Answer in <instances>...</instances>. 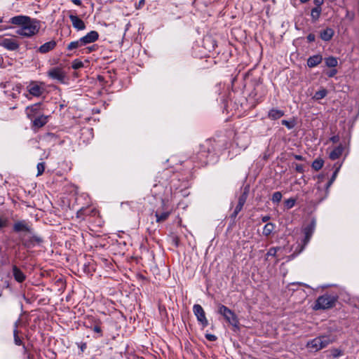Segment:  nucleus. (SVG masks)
Instances as JSON below:
<instances>
[{"label":"nucleus","mask_w":359,"mask_h":359,"mask_svg":"<svg viewBox=\"0 0 359 359\" xmlns=\"http://www.w3.org/2000/svg\"><path fill=\"white\" fill-rule=\"evenodd\" d=\"M41 22L36 18H32L23 27L17 30L16 33L22 36L30 38L37 34L41 28Z\"/></svg>","instance_id":"3"},{"label":"nucleus","mask_w":359,"mask_h":359,"mask_svg":"<svg viewBox=\"0 0 359 359\" xmlns=\"http://www.w3.org/2000/svg\"><path fill=\"white\" fill-rule=\"evenodd\" d=\"M291 290H293V291H295L296 290V287H294V288H292Z\"/></svg>","instance_id":"64"},{"label":"nucleus","mask_w":359,"mask_h":359,"mask_svg":"<svg viewBox=\"0 0 359 359\" xmlns=\"http://www.w3.org/2000/svg\"><path fill=\"white\" fill-rule=\"evenodd\" d=\"M337 73V70L336 69H332L327 72H325V74L329 77V78H332L334 77Z\"/></svg>","instance_id":"43"},{"label":"nucleus","mask_w":359,"mask_h":359,"mask_svg":"<svg viewBox=\"0 0 359 359\" xmlns=\"http://www.w3.org/2000/svg\"><path fill=\"white\" fill-rule=\"evenodd\" d=\"M327 95V89L322 88L319 90L316 91L313 97V99L316 100H320L325 97H326Z\"/></svg>","instance_id":"29"},{"label":"nucleus","mask_w":359,"mask_h":359,"mask_svg":"<svg viewBox=\"0 0 359 359\" xmlns=\"http://www.w3.org/2000/svg\"><path fill=\"white\" fill-rule=\"evenodd\" d=\"M316 226V220L313 218L311 222L307 224L303 228V232L304 233V238L303 240L304 245H307V243L310 241V239L315 231Z\"/></svg>","instance_id":"11"},{"label":"nucleus","mask_w":359,"mask_h":359,"mask_svg":"<svg viewBox=\"0 0 359 359\" xmlns=\"http://www.w3.org/2000/svg\"><path fill=\"white\" fill-rule=\"evenodd\" d=\"M338 297L330 294H324L318 297L313 306L314 310H325L334 307L337 302Z\"/></svg>","instance_id":"4"},{"label":"nucleus","mask_w":359,"mask_h":359,"mask_svg":"<svg viewBox=\"0 0 359 359\" xmlns=\"http://www.w3.org/2000/svg\"><path fill=\"white\" fill-rule=\"evenodd\" d=\"M98 79H99L100 81L103 80V77H102V76H98Z\"/></svg>","instance_id":"63"},{"label":"nucleus","mask_w":359,"mask_h":359,"mask_svg":"<svg viewBox=\"0 0 359 359\" xmlns=\"http://www.w3.org/2000/svg\"><path fill=\"white\" fill-rule=\"evenodd\" d=\"M92 320L95 323V326L93 327V330L95 332H97V333H99L100 334V336L102 335V329L100 326L101 322L99 319H97V318H92Z\"/></svg>","instance_id":"32"},{"label":"nucleus","mask_w":359,"mask_h":359,"mask_svg":"<svg viewBox=\"0 0 359 359\" xmlns=\"http://www.w3.org/2000/svg\"><path fill=\"white\" fill-rule=\"evenodd\" d=\"M323 59V56L320 54L310 56L307 59V66L310 68L315 67L322 62Z\"/></svg>","instance_id":"20"},{"label":"nucleus","mask_w":359,"mask_h":359,"mask_svg":"<svg viewBox=\"0 0 359 359\" xmlns=\"http://www.w3.org/2000/svg\"><path fill=\"white\" fill-rule=\"evenodd\" d=\"M97 49V46L95 45V44H93L90 46H88L87 48H85L86 50V53H90L91 52H93L95 50H96Z\"/></svg>","instance_id":"44"},{"label":"nucleus","mask_w":359,"mask_h":359,"mask_svg":"<svg viewBox=\"0 0 359 359\" xmlns=\"http://www.w3.org/2000/svg\"><path fill=\"white\" fill-rule=\"evenodd\" d=\"M193 311L197 318V320L203 327H207L208 325V320L206 318L205 313L203 307L200 304H194L193 306Z\"/></svg>","instance_id":"10"},{"label":"nucleus","mask_w":359,"mask_h":359,"mask_svg":"<svg viewBox=\"0 0 359 359\" xmlns=\"http://www.w3.org/2000/svg\"><path fill=\"white\" fill-rule=\"evenodd\" d=\"M247 198H248V192L247 191H243V193L239 196L238 198V203L241 204V205H243L246 202V200H247Z\"/></svg>","instance_id":"40"},{"label":"nucleus","mask_w":359,"mask_h":359,"mask_svg":"<svg viewBox=\"0 0 359 359\" xmlns=\"http://www.w3.org/2000/svg\"><path fill=\"white\" fill-rule=\"evenodd\" d=\"M48 116L43 114L35 116L32 120H31L32 122V128L36 130L42 128L48 123Z\"/></svg>","instance_id":"12"},{"label":"nucleus","mask_w":359,"mask_h":359,"mask_svg":"<svg viewBox=\"0 0 359 359\" xmlns=\"http://www.w3.org/2000/svg\"><path fill=\"white\" fill-rule=\"evenodd\" d=\"M344 149V146L340 144L339 146L334 147L333 150L330 153L329 158L332 161L338 159L341 156Z\"/></svg>","instance_id":"23"},{"label":"nucleus","mask_w":359,"mask_h":359,"mask_svg":"<svg viewBox=\"0 0 359 359\" xmlns=\"http://www.w3.org/2000/svg\"><path fill=\"white\" fill-rule=\"evenodd\" d=\"M337 340V336L330 330L309 341L306 344V347L313 351H318L326 348Z\"/></svg>","instance_id":"2"},{"label":"nucleus","mask_w":359,"mask_h":359,"mask_svg":"<svg viewBox=\"0 0 359 359\" xmlns=\"http://www.w3.org/2000/svg\"><path fill=\"white\" fill-rule=\"evenodd\" d=\"M144 4V0H140V2H139L140 5Z\"/></svg>","instance_id":"61"},{"label":"nucleus","mask_w":359,"mask_h":359,"mask_svg":"<svg viewBox=\"0 0 359 359\" xmlns=\"http://www.w3.org/2000/svg\"><path fill=\"white\" fill-rule=\"evenodd\" d=\"M41 104V103L39 102L26 107L25 112L29 120H32L39 114Z\"/></svg>","instance_id":"16"},{"label":"nucleus","mask_w":359,"mask_h":359,"mask_svg":"<svg viewBox=\"0 0 359 359\" xmlns=\"http://www.w3.org/2000/svg\"><path fill=\"white\" fill-rule=\"evenodd\" d=\"M12 273L14 279L18 283H22L26 280V275L22 272V271L16 265H13L12 266Z\"/></svg>","instance_id":"18"},{"label":"nucleus","mask_w":359,"mask_h":359,"mask_svg":"<svg viewBox=\"0 0 359 359\" xmlns=\"http://www.w3.org/2000/svg\"><path fill=\"white\" fill-rule=\"evenodd\" d=\"M306 39H307V41L309 43H311V42H313L316 40V36L313 33H310L307 36H306Z\"/></svg>","instance_id":"47"},{"label":"nucleus","mask_w":359,"mask_h":359,"mask_svg":"<svg viewBox=\"0 0 359 359\" xmlns=\"http://www.w3.org/2000/svg\"><path fill=\"white\" fill-rule=\"evenodd\" d=\"M282 194L280 191H276L273 194L271 201L273 203H278L282 199Z\"/></svg>","instance_id":"33"},{"label":"nucleus","mask_w":359,"mask_h":359,"mask_svg":"<svg viewBox=\"0 0 359 359\" xmlns=\"http://www.w3.org/2000/svg\"><path fill=\"white\" fill-rule=\"evenodd\" d=\"M302 3H306L308 2L309 0H299Z\"/></svg>","instance_id":"62"},{"label":"nucleus","mask_w":359,"mask_h":359,"mask_svg":"<svg viewBox=\"0 0 359 359\" xmlns=\"http://www.w3.org/2000/svg\"><path fill=\"white\" fill-rule=\"evenodd\" d=\"M79 346V348L81 349V351L83 352L86 350V347H87V344H86V342H83V343H81V344Z\"/></svg>","instance_id":"52"},{"label":"nucleus","mask_w":359,"mask_h":359,"mask_svg":"<svg viewBox=\"0 0 359 359\" xmlns=\"http://www.w3.org/2000/svg\"><path fill=\"white\" fill-rule=\"evenodd\" d=\"M280 249V248H275V247H272L271 248L269 251L267 252L266 256V257H269V256H271V257H276V253H277V251Z\"/></svg>","instance_id":"41"},{"label":"nucleus","mask_w":359,"mask_h":359,"mask_svg":"<svg viewBox=\"0 0 359 359\" xmlns=\"http://www.w3.org/2000/svg\"><path fill=\"white\" fill-rule=\"evenodd\" d=\"M243 205H241V204L238 203L234 210L239 213L241 211V210L243 209Z\"/></svg>","instance_id":"54"},{"label":"nucleus","mask_w":359,"mask_h":359,"mask_svg":"<svg viewBox=\"0 0 359 359\" xmlns=\"http://www.w3.org/2000/svg\"><path fill=\"white\" fill-rule=\"evenodd\" d=\"M205 338L210 341H215L217 340V337L212 334H205Z\"/></svg>","instance_id":"45"},{"label":"nucleus","mask_w":359,"mask_h":359,"mask_svg":"<svg viewBox=\"0 0 359 359\" xmlns=\"http://www.w3.org/2000/svg\"><path fill=\"white\" fill-rule=\"evenodd\" d=\"M271 219L269 215H265L262 217V222H267Z\"/></svg>","instance_id":"56"},{"label":"nucleus","mask_w":359,"mask_h":359,"mask_svg":"<svg viewBox=\"0 0 359 359\" xmlns=\"http://www.w3.org/2000/svg\"><path fill=\"white\" fill-rule=\"evenodd\" d=\"M324 0H314V4L316 7H321V5L323 4Z\"/></svg>","instance_id":"53"},{"label":"nucleus","mask_w":359,"mask_h":359,"mask_svg":"<svg viewBox=\"0 0 359 359\" xmlns=\"http://www.w3.org/2000/svg\"><path fill=\"white\" fill-rule=\"evenodd\" d=\"M166 203L165 199H161V210L158 208L155 212V217L158 223L165 221L170 215V211L168 210Z\"/></svg>","instance_id":"9"},{"label":"nucleus","mask_w":359,"mask_h":359,"mask_svg":"<svg viewBox=\"0 0 359 359\" xmlns=\"http://www.w3.org/2000/svg\"><path fill=\"white\" fill-rule=\"evenodd\" d=\"M290 285H291V286H294V285H302V286L306 287H310L307 284L304 283H302V282H294V283H291L290 284Z\"/></svg>","instance_id":"48"},{"label":"nucleus","mask_w":359,"mask_h":359,"mask_svg":"<svg viewBox=\"0 0 359 359\" xmlns=\"http://www.w3.org/2000/svg\"><path fill=\"white\" fill-rule=\"evenodd\" d=\"M295 170L299 173H303L304 172V165L302 164H296Z\"/></svg>","instance_id":"46"},{"label":"nucleus","mask_w":359,"mask_h":359,"mask_svg":"<svg viewBox=\"0 0 359 359\" xmlns=\"http://www.w3.org/2000/svg\"><path fill=\"white\" fill-rule=\"evenodd\" d=\"M57 46V43L55 40H51L48 42H46L41 45L38 51L41 53H47L50 52V50H53Z\"/></svg>","instance_id":"21"},{"label":"nucleus","mask_w":359,"mask_h":359,"mask_svg":"<svg viewBox=\"0 0 359 359\" xmlns=\"http://www.w3.org/2000/svg\"><path fill=\"white\" fill-rule=\"evenodd\" d=\"M27 89L29 94L34 97H40L44 93V89L34 81L31 82Z\"/></svg>","instance_id":"13"},{"label":"nucleus","mask_w":359,"mask_h":359,"mask_svg":"<svg viewBox=\"0 0 359 359\" xmlns=\"http://www.w3.org/2000/svg\"><path fill=\"white\" fill-rule=\"evenodd\" d=\"M294 158L297 161H304V158L302 155L295 154Z\"/></svg>","instance_id":"57"},{"label":"nucleus","mask_w":359,"mask_h":359,"mask_svg":"<svg viewBox=\"0 0 359 359\" xmlns=\"http://www.w3.org/2000/svg\"><path fill=\"white\" fill-rule=\"evenodd\" d=\"M47 76L53 80H56L60 83H66L67 75L62 68L55 67L50 68L47 72Z\"/></svg>","instance_id":"6"},{"label":"nucleus","mask_w":359,"mask_h":359,"mask_svg":"<svg viewBox=\"0 0 359 359\" xmlns=\"http://www.w3.org/2000/svg\"><path fill=\"white\" fill-rule=\"evenodd\" d=\"M21 242L25 248H32L36 245L41 244L43 242V239L41 236L35 234L32 229V233L21 238Z\"/></svg>","instance_id":"7"},{"label":"nucleus","mask_w":359,"mask_h":359,"mask_svg":"<svg viewBox=\"0 0 359 359\" xmlns=\"http://www.w3.org/2000/svg\"><path fill=\"white\" fill-rule=\"evenodd\" d=\"M83 67V63L81 60L76 59L72 63V67L74 69H79Z\"/></svg>","instance_id":"38"},{"label":"nucleus","mask_w":359,"mask_h":359,"mask_svg":"<svg viewBox=\"0 0 359 359\" xmlns=\"http://www.w3.org/2000/svg\"><path fill=\"white\" fill-rule=\"evenodd\" d=\"M31 20V18L27 15H16L14 16L8 20L9 23H11L15 25L20 26L23 27L24 25L27 23V22Z\"/></svg>","instance_id":"15"},{"label":"nucleus","mask_w":359,"mask_h":359,"mask_svg":"<svg viewBox=\"0 0 359 359\" xmlns=\"http://www.w3.org/2000/svg\"><path fill=\"white\" fill-rule=\"evenodd\" d=\"M99 38V34L97 31H90L86 35L81 38V42L84 46L96 41Z\"/></svg>","instance_id":"17"},{"label":"nucleus","mask_w":359,"mask_h":359,"mask_svg":"<svg viewBox=\"0 0 359 359\" xmlns=\"http://www.w3.org/2000/svg\"><path fill=\"white\" fill-rule=\"evenodd\" d=\"M218 313L224 317L226 322L233 327H238V319L236 313L227 306L219 304L218 305Z\"/></svg>","instance_id":"5"},{"label":"nucleus","mask_w":359,"mask_h":359,"mask_svg":"<svg viewBox=\"0 0 359 359\" xmlns=\"http://www.w3.org/2000/svg\"><path fill=\"white\" fill-rule=\"evenodd\" d=\"M37 175L36 176H40L41 175L44 170H45V163L44 162H41V163H39L37 164Z\"/></svg>","instance_id":"39"},{"label":"nucleus","mask_w":359,"mask_h":359,"mask_svg":"<svg viewBox=\"0 0 359 359\" xmlns=\"http://www.w3.org/2000/svg\"><path fill=\"white\" fill-rule=\"evenodd\" d=\"M285 115V112L283 110L272 108L268 112V117L271 120H278Z\"/></svg>","instance_id":"24"},{"label":"nucleus","mask_w":359,"mask_h":359,"mask_svg":"<svg viewBox=\"0 0 359 359\" xmlns=\"http://www.w3.org/2000/svg\"><path fill=\"white\" fill-rule=\"evenodd\" d=\"M276 227V225L273 223L269 222L264 226L263 229V235L265 236H269L273 232Z\"/></svg>","instance_id":"26"},{"label":"nucleus","mask_w":359,"mask_h":359,"mask_svg":"<svg viewBox=\"0 0 359 359\" xmlns=\"http://www.w3.org/2000/svg\"><path fill=\"white\" fill-rule=\"evenodd\" d=\"M330 352L332 357L334 358H338L344 354L343 351L339 348H332L330 350Z\"/></svg>","instance_id":"37"},{"label":"nucleus","mask_w":359,"mask_h":359,"mask_svg":"<svg viewBox=\"0 0 359 359\" xmlns=\"http://www.w3.org/2000/svg\"><path fill=\"white\" fill-rule=\"evenodd\" d=\"M85 210L81 209L78 211V217H80L82 215H84Z\"/></svg>","instance_id":"59"},{"label":"nucleus","mask_w":359,"mask_h":359,"mask_svg":"<svg viewBox=\"0 0 359 359\" xmlns=\"http://www.w3.org/2000/svg\"><path fill=\"white\" fill-rule=\"evenodd\" d=\"M238 214V212L234 210L233 212L230 215V218L232 220V224H234L235 219L236 218Z\"/></svg>","instance_id":"49"},{"label":"nucleus","mask_w":359,"mask_h":359,"mask_svg":"<svg viewBox=\"0 0 359 359\" xmlns=\"http://www.w3.org/2000/svg\"><path fill=\"white\" fill-rule=\"evenodd\" d=\"M215 143V141L206 140L201 144L194 159L198 161L201 165H206L210 161H214L217 156Z\"/></svg>","instance_id":"1"},{"label":"nucleus","mask_w":359,"mask_h":359,"mask_svg":"<svg viewBox=\"0 0 359 359\" xmlns=\"http://www.w3.org/2000/svg\"><path fill=\"white\" fill-rule=\"evenodd\" d=\"M20 319L19 318L14 323V329H13V330H18V327L20 325Z\"/></svg>","instance_id":"55"},{"label":"nucleus","mask_w":359,"mask_h":359,"mask_svg":"<svg viewBox=\"0 0 359 359\" xmlns=\"http://www.w3.org/2000/svg\"><path fill=\"white\" fill-rule=\"evenodd\" d=\"M334 34V31L333 29L330 27H327L326 29L320 32V37L324 41H329L332 39Z\"/></svg>","instance_id":"22"},{"label":"nucleus","mask_w":359,"mask_h":359,"mask_svg":"<svg viewBox=\"0 0 359 359\" xmlns=\"http://www.w3.org/2000/svg\"><path fill=\"white\" fill-rule=\"evenodd\" d=\"M295 203H296V199H294L293 198H290L285 201V202H284L285 207L287 209H291L292 208H293L294 206Z\"/></svg>","instance_id":"36"},{"label":"nucleus","mask_w":359,"mask_h":359,"mask_svg":"<svg viewBox=\"0 0 359 359\" xmlns=\"http://www.w3.org/2000/svg\"><path fill=\"white\" fill-rule=\"evenodd\" d=\"M72 2L76 6H81L82 2L81 0H71Z\"/></svg>","instance_id":"58"},{"label":"nucleus","mask_w":359,"mask_h":359,"mask_svg":"<svg viewBox=\"0 0 359 359\" xmlns=\"http://www.w3.org/2000/svg\"><path fill=\"white\" fill-rule=\"evenodd\" d=\"M21 346H22V349H23L22 353L25 356H26L30 353L28 348L25 346V344H23Z\"/></svg>","instance_id":"51"},{"label":"nucleus","mask_w":359,"mask_h":359,"mask_svg":"<svg viewBox=\"0 0 359 359\" xmlns=\"http://www.w3.org/2000/svg\"><path fill=\"white\" fill-rule=\"evenodd\" d=\"M32 229L30 222L25 219L18 220L13 225V230L17 233L26 232L28 234H32Z\"/></svg>","instance_id":"8"},{"label":"nucleus","mask_w":359,"mask_h":359,"mask_svg":"<svg viewBox=\"0 0 359 359\" xmlns=\"http://www.w3.org/2000/svg\"><path fill=\"white\" fill-rule=\"evenodd\" d=\"M325 63L327 67L334 68L337 66L338 61L336 57L333 56H330L328 57L325 58Z\"/></svg>","instance_id":"27"},{"label":"nucleus","mask_w":359,"mask_h":359,"mask_svg":"<svg viewBox=\"0 0 359 359\" xmlns=\"http://www.w3.org/2000/svg\"><path fill=\"white\" fill-rule=\"evenodd\" d=\"M1 46L8 50H16L19 48L18 42L11 38H5L1 41Z\"/></svg>","instance_id":"14"},{"label":"nucleus","mask_w":359,"mask_h":359,"mask_svg":"<svg viewBox=\"0 0 359 359\" xmlns=\"http://www.w3.org/2000/svg\"><path fill=\"white\" fill-rule=\"evenodd\" d=\"M323 164H324V161L322 158H316V160L313 161V162L312 163L311 167L316 171H318L319 170H320L323 168Z\"/></svg>","instance_id":"30"},{"label":"nucleus","mask_w":359,"mask_h":359,"mask_svg":"<svg viewBox=\"0 0 359 359\" xmlns=\"http://www.w3.org/2000/svg\"><path fill=\"white\" fill-rule=\"evenodd\" d=\"M340 138L339 135H334L330 138V140L333 143H337L339 141Z\"/></svg>","instance_id":"50"},{"label":"nucleus","mask_w":359,"mask_h":359,"mask_svg":"<svg viewBox=\"0 0 359 359\" xmlns=\"http://www.w3.org/2000/svg\"><path fill=\"white\" fill-rule=\"evenodd\" d=\"M21 332L19 330H13V341L16 346H22L25 344L22 337L20 336Z\"/></svg>","instance_id":"25"},{"label":"nucleus","mask_w":359,"mask_h":359,"mask_svg":"<svg viewBox=\"0 0 359 359\" xmlns=\"http://www.w3.org/2000/svg\"><path fill=\"white\" fill-rule=\"evenodd\" d=\"M282 125L285 126L287 129H292L295 126V121L292 119L290 121L282 120Z\"/></svg>","instance_id":"35"},{"label":"nucleus","mask_w":359,"mask_h":359,"mask_svg":"<svg viewBox=\"0 0 359 359\" xmlns=\"http://www.w3.org/2000/svg\"><path fill=\"white\" fill-rule=\"evenodd\" d=\"M26 358H27V359H33L34 356H33V355L29 353V355H26Z\"/></svg>","instance_id":"60"},{"label":"nucleus","mask_w":359,"mask_h":359,"mask_svg":"<svg viewBox=\"0 0 359 359\" xmlns=\"http://www.w3.org/2000/svg\"><path fill=\"white\" fill-rule=\"evenodd\" d=\"M321 7H315L312 8L311 12V16L313 22H316L319 19L321 14Z\"/></svg>","instance_id":"28"},{"label":"nucleus","mask_w":359,"mask_h":359,"mask_svg":"<svg viewBox=\"0 0 359 359\" xmlns=\"http://www.w3.org/2000/svg\"><path fill=\"white\" fill-rule=\"evenodd\" d=\"M8 220L7 218H4L0 216V229L7 226Z\"/></svg>","instance_id":"42"},{"label":"nucleus","mask_w":359,"mask_h":359,"mask_svg":"<svg viewBox=\"0 0 359 359\" xmlns=\"http://www.w3.org/2000/svg\"><path fill=\"white\" fill-rule=\"evenodd\" d=\"M69 19L72 23V26L77 30H83L86 28L84 22L77 15H69Z\"/></svg>","instance_id":"19"},{"label":"nucleus","mask_w":359,"mask_h":359,"mask_svg":"<svg viewBox=\"0 0 359 359\" xmlns=\"http://www.w3.org/2000/svg\"><path fill=\"white\" fill-rule=\"evenodd\" d=\"M83 46H84L83 43L81 42V38H80L77 41H72L71 43H69L67 46V48L69 50H72L74 49L80 48Z\"/></svg>","instance_id":"31"},{"label":"nucleus","mask_w":359,"mask_h":359,"mask_svg":"<svg viewBox=\"0 0 359 359\" xmlns=\"http://www.w3.org/2000/svg\"><path fill=\"white\" fill-rule=\"evenodd\" d=\"M339 168H340V166H339L338 168H336V170L334 171V172L332 173V175L331 177V178L329 180V181L327 182V184H326V188L328 189L332 184V183L334 182V181L335 180L336 177H337V175L338 174V172L339 170Z\"/></svg>","instance_id":"34"}]
</instances>
